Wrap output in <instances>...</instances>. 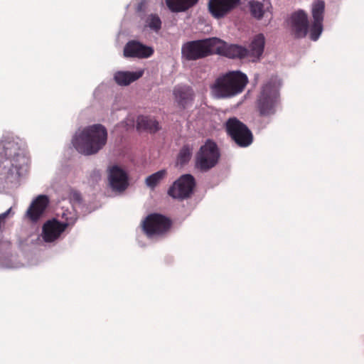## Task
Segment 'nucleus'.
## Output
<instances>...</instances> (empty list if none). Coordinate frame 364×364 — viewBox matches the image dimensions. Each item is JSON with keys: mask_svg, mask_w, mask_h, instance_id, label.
Segmentation results:
<instances>
[{"mask_svg": "<svg viewBox=\"0 0 364 364\" xmlns=\"http://www.w3.org/2000/svg\"><path fill=\"white\" fill-rule=\"evenodd\" d=\"M196 186L194 177L191 174L182 175L168 191L173 198L183 200L191 196Z\"/></svg>", "mask_w": 364, "mask_h": 364, "instance_id": "obj_8", "label": "nucleus"}, {"mask_svg": "<svg viewBox=\"0 0 364 364\" xmlns=\"http://www.w3.org/2000/svg\"><path fill=\"white\" fill-rule=\"evenodd\" d=\"M224 55L230 58H243L248 55V50L237 45H230L225 48Z\"/></svg>", "mask_w": 364, "mask_h": 364, "instance_id": "obj_22", "label": "nucleus"}, {"mask_svg": "<svg viewBox=\"0 0 364 364\" xmlns=\"http://www.w3.org/2000/svg\"><path fill=\"white\" fill-rule=\"evenodd\" d=\"M324 11V1L314 0L311 5L312 21L310 23V39L311 41H317L323 31Z\"/></svg>", "mask_w": 364, "mask_h": 364, "instance_id": "obj_10", "label": "nucleus"}, {"mask_svg": "<svg viewBox=\"0 0 364 364\" xmlns=\"http://www.w3.org/2000/svg\"><path fill=\"white\" fill-rule=\"evenodd\" d=\"M248 82L247 75L240 71H230L219 76L211 86L218 98H228L240 94Z\"/></svg>", "mask_w": 364, "mask_h": 364, "instance_id": "obj_2", "label": "nucleus"}, {"mask_svg": "<svg viewBox=\"0 0 364 364\" xmlns=\"http://www.w3.org/2000/svg\"><path fill=\"white\" fill-rule=\"evenodd\" d=\"M166 175V170H160L146 178V184L148 187L151 188H154L160 181L165 178Z\"/></svg>", "mask_w": 364, "mask_h": 364, "instance_id": "obj_24", "label": "nucleus"}, {"mask_svg": "<svg viewBox=\"0 0 364 364\" xmlns=\"http://www.w3.org/2000/svg\"><path fill=\"white\" fill-rule=\"evenodd\" d=\"M220 157L216 143L208 139L196 154L195 167L201 172H207L218 164Z\"/></svg>", "mask_w": 364, "mask_h": 364, "instance_id": "obj_5", "label": "nucleus"}, {"mask_svg": "<svg viewBox=\"0 0 364 364\" xmlns=\"http://www.w3.org/2000/svg\"><path fill=\"white\" fill-rule=\"evenodd\" d=\"M48 204L46 196H38L31 204L26 211V216L33 222H36L45 211Z\"/></svg>", "mask_w": 364, "mask_h": 364, "instance_id": "obj_15", "label": "nucleus"}, {"mask_svg": "<svg viewBox=\"0 0 364 364\" xmlns=\"http://www.w3.org/2000/svg\"><path fill=\"white\" fill-rule=\"evenodd\" d=\"M75 220L69 221L68 219L65 222L61 223L57 219L53 218L48 220L43 226V238L46 242H52L59 238L60 235L65 229L73 225Z\"/></svg>", "mask_w": 364, "mask_h": 364, "instance_id": "obj_11", "label": "nucleus"}, {"mask_svg": "<svg viewBox=\"0 0 364 364\" xmlns=\"http://www.w3.org/2000/svg\"><path fill=\"white\" fill-rule=\"evenodd\" d=\"M228 135L240 147L250 146L253 141V136L248 127L235 117L230 118L225 123Z\"/></svg>", "mask_w": 364, "mask_h": 364, "instance_id": "obj_6", "label": "nucleus"}, {"mask_svg": "<svg viewBox=\"0 0 364 364\" xmlns=\"http://www.w3.org/2000/svg\"><path fill=\"white\" fill-rule=\"evenodd\" d=\"M240 0H209L208 10L215 18H221L234 10Z\"/></svg>", "mask_w": 364, "mask_h": 364, "instance_id": "obj_12", "label": "nucleus"}, {"mask_svg": "<svg viewBox=\"0 0 364 364\" xmlns=\"http://www.w3.org/2000/svg\"><path fill=\"white\" fill-rule=\"evenodd\" d=\"M291 35L297 39L305 38L310 33V23L307 14L299 10L292 13L289 19Z\"/></svg>", "mask_w": 364, "mask_h": 364, "instance_id": "obj_9", "label": "nucleus"}, {"mask_svg": "<svg viewBox=\"0 0 364 364\" xmlns=\"http://www.w3.org/2000/svg\"><path fill=\"white\" fill-rule=\"evenodd\" d=\"M154 53V50L141 43L132 41L128 42L124 48V55L127 58H146Z\"/></svg>", "mask_w": 364, "mask_h": 364, "instance_id": "obj_14", "label": "nucleus"}, {"mask_svg": "<svg viewBox=\"0 0 364 364\" xmlns=\"http://www.w3.org/2000/svg\"><path fill=\"white\" fill-rule=\"evenodd\" d=\"M146 26L150 29L158 32L161 28V21L157 14H150L146 19Z\"/></svg>", "mask_w": 364, "mask_h": 364, "instance_id": "obj_25", "label": "nucleus"}, {"mask_svg": "<svg viewBox=\"0 0 364 364\" xmlns=\"http://www.w3.org/2000/svg\"><path fill=\"white\" fill-rule=\"evenodd\" d=\"M219 41L217 38H209L186 42L181 47L182 58L188 61L204 58L214 53Z\"/></svg>", "mask_w": 364, "mask_h": 364, "instance_id": "obj_4", "label": "nucleus"}, {"mask_svg": "<svg viewBox=\"0 0 364 364\" xmlns=\"http://www.w3.org/2000/svg\"><path fill=\"white\" fill-rule=\"evenodd\" d=\"M198 0H166L168 8L172 12H182L198 3Z\"/></svg>", "mask_w": 364, "mask_h": 364, "instance_id": "obj_19", "label": "nucleus"}, {"mask_svg": "<svg viewBox=\"0 0 364 364\" xmlns=\"http://www.w3.org/2000/svg\"><path fill=\"white\" fill-rule=\"evenodd\" d=\"M173 95L178 106L185 109L194 98L193 89L187 85H178L173 90Z\"/></svg>", "mask_w": 364, "mask_h": 364, "instance_id": "obj_16", "label": "nucleus"}, {"mask_svg": "<svg viewBox=\"0 0 364 364\" xmlns=\"http://www.w3.org/2000/svg\"><path fill=\"white\" fill-rule=\"evenodd\" d=\"M171 226V220L159 213L148 215L142 222V228L148 237L162 235Z\"/></svg>", "mask_w": 364, "mask_h": 364, "instance_id": "obj_7", "label": "nucleus"}, {"mask_svg": "<svg viewBox=\"0 0 364 364\" xmlns=\"http://www.w3.org/2000/svg\"><path fill=\"white\" fill-rule=\"evenodd\" d=\"M192 156V148L189 145H184L180 150L177 156V164L181 166L189 162Z\"/></svg>", "mask_w": 364, "mask_h": 364, "instance_id": "obj_23", "label": "nucleus"}, {"mask_svg": "<svg viewBox=\"0 0 364 364\" xmlns=\"http://www.w3.org/2000/svg\"><path fill=\"white\" fill-rule=\"evenodd\" d=\"M280 81L277 77H272L262 87L255 102L259 116L269 117L276 114L280 104Z\"/></svg>", "mask_w": 364, "mask_h": 364, "instance_id": "obj_3", "label": "nucleus"}, {"mask_svg": "<svg viewBox=\"0 0 364 364\" xmlns=\"http://www.w3.org/2000/svg\"><path fill=\"white\" fill-rule=\"evenodd\" d=\"M143 71H118L114 74V80L119 85L127 86L141 77Z\"/></svg>", "mask_w": 364, "mask_h": 364, "instance_id": "obj_17", "label": "nucleus"}, {"mask_svg": "<svg viewBox=\"0 0 364 364\" xmlns=\"http://www.w3.org/2000/svg\"><path fill=\"white\" fill-rule=\"evenodd\" d=\"M264 43V35L261 33L257 35L250 45L248 54L250 53V55L259 58L263 53Z\"/></svg>", "mask_w": 364, "mask_h": 364, "instance_id": "obj_21", "label": "nucleus"}, {"mask_svg": "<svg viewBox=\"0 0 364 364\" xmlns=\"http://www.w3.org/2000/svg\"><path fill=\"white\" fill-rule=\"evenodd\" d=\"M136 128L139 130H146L154 133L159 129V122L147 116H139L136 120Z\"/></svg>", "mask_w": 364, "mask_h": 364, "instance_id": "obj_20", "label": "nucleus"}, {"mask_svg": "<svg viewBox=\"0 0 364 364\" xmlns=\"http://www.w3.org/2000/svg\"><path fill=\"white\" fill-rule=\"evenodd\" d=\"M107 141L106 128L102 124H96L76 132L72 143L79 153L90 156L101 150L105 146Z\"/></svg>", "mask_w": 364, "mask_h": 364, "instance_id": "obj_1", "label": "nucleus"}, {"mask_svg": "<svg viewBox=\"0 0 364 364\" xmlns=\"http://www.w3.org/2000/svg\"><path fill=\"white\" fill-rule=\"evenodd\" d=\"M109 181L112 188L117 191H124L129 185L127 173L118 166L109 168Z\"/></svg>", "mask_w": 364, "mask_h": 364, "instance_id": "obj_13", "label": "nucleus"}, {"mask_svg": "<svg viewBox=\"0 0 364 364\" xmlns=\"http://www.w3.org/2000/svg\"><path fill=\"white\" fill-rule=\"evenodd\" d=\"M271 3L268 0L262 1H252L250 2V13L257 19H261L267 11L271 8Z\"/></svg>", "mask_w": 364, "mask_h": 364, "instance_id": "obj_18", "label": "nucleus"}]
</instances>
